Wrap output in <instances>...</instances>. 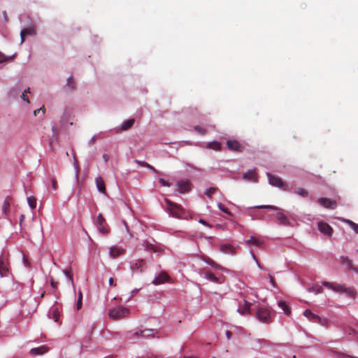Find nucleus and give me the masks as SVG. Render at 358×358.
Instances as JSON below:
<instances>
[{
	"instance_id": "obj_1",
	"label": "nucleus",
	"mask_w": 358,
	"mask_h": 358,
	"mask_svg": "<svg viewBox=\"0 0 358 358\" xmlns=\"http://www.w3.org/2000/svg\"><path fill=\"white\" fill-rule=\"evenodd\" d=\"M255 208L276 210V211H278L276 213V220L279 224L286 226V227H292V226L288 217L284 214L282 209L279 208L278 207H277L275 206L262 205V206H255Z\"/></svg>"
},
{
	"instance_id": "obj_2",
	"label": "nucleus",
	"mask_w": 358,
	"mask_h": 358,
	"mask_svg": "<svg viewBox=\"0 0 358 358\" xmlns=\"http://www.w3.org/2000/svg\"><path fill=\"white\" fill-rule=\"evenodd\" d=\"M167 211L170 215L176 218H185V212L181 206L175 203L168 199H165Z\"/></svg>"
},
{
	"instance_id": "obj_3",
	"label": "nucleus",
	"mask_w": 358,
	"mask_h": 358,
	"mask_svg": "<svg viewBox=\"0 0 358 358\" xmlns=\"http://www.w3.org/2000/svg\"><path fill=\"white\" fill-rule=\"evenodd\" d=\"M130 311L127 308L118 306L109 310V317L113 320H121L128 317Z\"/></svg>"
},
{
	"instance_id": "obj_4",
	"label": "nucleus",
	"mask_w": 358,
	"mask_h": 358,
	"mask_svg": "<svg viewBox=\"0 0 358 358\" xmlns=\"http://www.w3.org/2000/svg\"><path fill=\"white\" fill-rule=\"evenodd\" d=\"M257 319L264 323H269L271 322V313L265 308H259L256 313Z\"/></svg>"
},
{
	"instance_id": "obj_5",
	"label": "nucleus",
	"mask_w": 358,
	"mask_h": 358,
	"mask_svg": "<svg viewBox=\"0 0 358 358\" xmlns=\"http://www.w3.org/2000/svg\"><path fill=\"white\" fill-rule=\"evenodd\" d=\"M303 315L307 317L310 321L315 323H319L323 326H325L327 323V321L326 319L321 318L320 316L314 314L312 313L310 310L306 309L303 312Z\"/></svg>"
},
{
	"instance_id": "obj_6",
	"label": "nucleus",
	"mask_w": 358,
	"mask_h": 358,
	"mask_svg": "<svg viewBox=\"0 0 358 358\" xmlns=\"http://www.w3.org/2000/svg\"><path fill=\"white\" fill-rule=\"evenodd\" d=\"M267 176L268 178L269 183L275 187L282 188L285 190L287 189L286 184L282 181V180L278 176H273L269 173H267Z\"/></svg>"
},
{
	"instance_id": "obj_7",
	"label": "nucleus",
	"mask_w": 358,
	"mask_h": 358,
	"mask_svg": "<svg viewBox=\"0 0 358 358\" xmlns=\"http://www.w3.org/2000/svg\"><path fill=\"white\" fill-rule=\"evenodd\" d=\"M227 146L229 150L233 152H242L245 149V146L236 140H228Z\"/></svg>"
},
{
	"instance_id": "obj_8",
	"label": "nucleus",
	"mask_w": 358,
	"mask_h": 358,
	"mask_svg": "<svg viewBox=\"0 0 358 358\" xmlns=\"http://www.w3.org/2000/svg\"><path fill=\"white\" fill-rule=\"evenodd\" d=\"M178 191L184 194L188 192L191 189V184L188 180H182L177 182Z\"/></svg>"
},
{
	"instance_id": "obj_9",
	"label": "nucleus",
	"mask_w": 358,
	"mask_h": 358,
	"mask_svg": "<svg viewBox=\"0 0 358 358\" xmlns=\"http://www.w3.org/2000/svg\"><path fill=\"white\" fill-rule=\"evenodd\" d=\"M105 223V218L101 213H99L97 216L96 227L99 231L103 234H107L108 233V229L104 226Z\"/></svg>"
},
{
	"instance_id": "obj_10",
	"label": "nucleus",
	"mask_w": 358,
	"mask_h": 358,
	"mask_svg": "<svg viewBox=\"0 0 358 358\" xmlns=\"http://www.w3.org/2000/svg\"><path fill=\"white\" fill-rule=\"evenodd\" d=\"M317 202L324 208L330 209H335L337 206L336 201L335 200L324 197L318 199Z\"/></svg>"
},
{
	"instance_id": "obj_11",
	"label": "nucleus",
	"mask_w": 358,
	"mask_h": 358,
	"mask_svg": "<svg viewBox=\"0 0 358 358\" xmlns=\"http://www.w3.org/2000/svg\"><path fill=\"white\" fill-rule=\"evenodd\" d=\"M323 285L338 293H343L345 286L344 285L337 284L334 282H324Z\"/></svg>"
},
{
	"instance_id": "obj_12",
	"label": "nucleus",
	"mask_w": 358,
	"mask_h": 358,
	"mask_svg": "<svg viewBox=\"0 0 358 358\" xmlns=\"http://www.w3.org/2000/svg\"><path fill=\"white\" fill-rule=\"evenodd\" d=\"M318 229L321 233L328 236H331L333 234L332 227L329 224L324 222H318Z\"/></svg>"
},
{
	"instance_id": "obj_13",
	"label": "nucleus",
	"mask_w": 358,
	"mask_h": 358,
	"mask_svg": "<svg viewBox=\"0 0 358 358\" xmlns=\"http://www.w3.org/2000/svg\"><path fill=\"white\" fill-rule=\"evenodd\" d=\"M49 348L47 345H41L38 348H31L29 351V354L33 356L43 355L48 352Z\"/></svg>"
},
{
	"instance_id": "obj_14",
	"label": "nucleus",
	"mask_w": 358,
	"mask_h": 358,
	"mask_svg": "<svg viewBox=\"0 0 358 358\" xmlns=\"http://www.w3.org/2000/svg\"><path fill=\"white\" fill-rule=\"evenodd\" d=\"M243 178L247 181L257 182L258 176L255 170H249L243 175Z\"/></svg>"
},
{
	"instance_id": "obj_15",
	"label": "nucleus",
	"mask_w": 358,
	"mask_h": 358,
	"mask_svg": "<svg viewBox=\"0 0 358 358\" xmlns=\"http://www.w3.org/2000/svg\"><path fill=\"white\" fill-rule=\"evenodd\" d=\"M170 280L169 275L165 273L162 272L159 275L153 280V283L155 285H159L165 282H169Z\"/></svg>"
},
{
	"instance_id": "obj_16",
	"label": "nucleus",
	"mask_w": 358,
	"mask_h": 358,
	"mask_svg": "<svg viewBox=\"0 0 358 358\" xmlns=\"http://www.w3.org/2000/svg\"><path fill=\"white\" fill-rule=\"evenodd\" d=\"M95 183L96 188L99 192L101 193L105 194L106 193V187L103 180L101 176H97L95 178Z\"/></svg>"
},
{
	"instance_id": "obj_17",
	"label": "nucleus",
	"mask_w": 358,
	"mask_h": 358,
	"mask_svg": "<svg viewBox=\"0 0 358 358\" xmlns=\"http://www.w3.org/2000/svg\"><path fill=\"white\" fill-rule=\"evenodd\" d=\"M134 124V118L127 120L124 121L122 124L120 128H116L115 129L116 132H119L120 131H126L128 129L131 128L133 126Z\"/></svg>"
},
{
	"instance_id": "obj_18",
	"label": "nucleus",
	"mask_w": 358,
	"mask_h": 358,
	"mask_svg": "<svg viewBox=\"0 0 358 358\" xmlns=\"http://www.w3.org/2000/svg\"><path fill=\"white\" fill-rule=\"evenodd\" d=\"M8 273V268L6 261L2 257H0V276L1 278L7 276Z\"/></svg>"
},
{
	"instance_id": "obj_19",
	"label": "nucleus",
	"mask_w": 358,
	"mask_h": 358,
	"mask_svg": "<svg viewBox=\"0 0 358 358\" xmlns=\"http://www.w3.org/2000/svg\"><path fill=\"white\" fill-rule=\"evenodd\" d=\"M141 335L143 338H150L154 336L153 329H146L139 331H136V336Z\"/></svg>"
},
{
	"instance_id": "obj_20",
	"label": "nucleus",
	"mask_w": 358,
	"mask_h": 358,
	"mask_svg": "<svg viewBox=\"0 0 358 358\" xmlns=\"http://www.w3.org/2000/svg\"><path fill=\"white\" fill-rule=\"evenodd\" d=\"M247 243L248 245H255L260 248L263 245L264 242L255 236H251L250 238L247 241Z\"/></svg>"
},
{
	"instance_id": "obj_21",
	"label": "nucleus",
	"mask_w": 358,
	"mask_h": 358,
	"mask_svg": "<svg viewBox=\"0 0 358 358\" xmlns=\"http://www.w3.org/2000/svg\"><path fill=\"white\" fill-rule=\"evenodd\" d=\"M343 264H346L350 270L354 271L358 273V267L354 266L352 262L347 257H341Z\"/></svg>"
},
{
	"instance_id": "obj_22",
	"label": "nucleus",
	"mask_w": 358,
	"mask_h": 358,
	"mask_svg": "<svg viewBox=\"0 0 358 358\" xmlns=\"http://www.w3.org/2000/svg\"><path fill=\"white\" fill-rule=\"evenodd\" d=\"M220 250L225 253V254H234L235 253V249L231 245H222L220 246Z\"/></svg>"
},
{
	"instance_id": "obj_23",
	"label": "nucleus",
	"mask_w": 358,
	"mask_h": 358,
	"mask_svg": "<svg viewBox=\"0 0 358 358\" xmlns=\"http://www.w3.org/2000/svg\"><path fill=\"white\" fill-rule=\"evenodd\" d=\"M278 306L283 310L285 314L287 315H289L291 314V310L289 307L287 306L285 301H280L278 302Z\"/></svg>"
},
{
	"instance_id": "obj_24",
	"label": "nucleus",
	"mask_w": 358,
	"mask_h": 358,
	"mask_svg": "<svg viewBox=\"0 0 358 358\" xmlns=\"http://www.w3.org/2000/svg\"><path fill=\"white\" fill-rule=\"evenodd\" d=\"M122 252V250L119 248H117L115 246L111 247L109 250L110 256L113 258H115L118 257Z\"/></svg>"
},
{
	"instance_id": "obj_25",
	"label": "nucleus",
	"mask_w": 358,
	"mask_h": 358,
	"mask_svg": "<svg viewBox=\"0 0 358 358\" xmlns=\"http://www.w3.org/2000/svg\"><path fill=\"white\" fill-rule=\"evenodd\" d=\"M348 296L355 299L357 294V292L355 288L353 287H345L344 292Z\"/></svg>"
},
{
	"instance_id": "obj_26",
	"label": "nucleus",
	"mask_w": 358,
	"mask_h": 358,
	"mask_svg": "<svg viewBox=\"0 0 358 358\" xmlns=\"http://www.w3.org/2000/svg\"><path fill=\"white\" fill-rule=\"evenodd\" d=\"M207 148L214 150H221V144L217 141H212L207 144Z\"/></svg>"
},
{
	"instance_id": "obj_27",
	"label": "nucleus",
	"mask_w": 358,
	"mask_h": 358,
	"mask_svg": "<svg viewBox=\"0 0 358 358\" xmlns=\"http://www.w3.org/2000/svg\"><path fill=\"white\" fill-rule=\"evenodd\" d=\"M36 34V31L34 27H29V28H24L21 30L20 35H29V36H34Z\"/></svg>"
},
{
	"instance_id": "obj_28",
	"label": "nucleus",
	"mask_w": 358,
	"mask_h": 358,
	"mask_svg": "<svg viewBox=\"0 0 358 358\" xmlns=\"http://www.w3.org/2000/svg\"><path fill=\"white\" fill-rule=\"evenodd\" d=\"M205 278L210 281L219 283V279L211 272L207 271L205 273Z\"/></svg>"
},
{
	"instance_id": "obj_29",
	"label": "nucleus",
	"mask_w": 358,
	"mask_h": 358,
	"mask_svg": "<svg viewBox=\"0 0 358 358\" xmlns=\"http://www.w3.org/2000/svg\"><path fill=\"white\" fill-rule=\"evenodd\" d=\"M343 222L347 223L350 227H352L356 234H358V224L348 219H343Z\"/></svg>"
},
{
	"instance_id": "obj_30",
	"label": "nucleus",
	"mask_w": 358,
	"mask_h": 358,
	"mask_svg": "<svg viewBox=\"0 0 358 358\" xmlns=\"http://www.w3.org/2000/svg\"><path fill=\"white\" fill-rule=\"evenodd\" d=\"M66 85L71 90H73L76 89V83L73 80V76H70L66 80Z\"/></svg>"
},
{
	"instance_id": "obj_31",
	"label": "nucleus",
	"mask_w": 358,
	"mask_h": 358,
	"mask_svg": "<svg viewBox=\"0 0 358 358\" xmlns=\"http://www.w3.org/2000/svg\"><path fill=\"white\" fill-rule=\"evenodd\" d=\"M27 202H28V204H29V207L31 209L36 208V199L34 196H29L27 198Z\"/></svg>"
},
{
	"instance_id": "obj_32",
	"label": "nucleus",
	"mask_w": 358,
	"mask_h": 358,
	"mask_svg": "<svg viewBox=\"0 0 358 358\" xmlns=\"http://www.w3.org/2000/svg\"><path fill=\"white\" fill-rule=\"evenodd\" d=\"M48 316L50 319L53 320L55 322H58L59 320V313L57 310V309H55L52 312H50L48 314Z\"/></svg>"
},
{
	"instance_id": "obj_33",
	"label": "nucleus",
	"mask_w": 358,
	"mask_h": 358,
	"mask_svg": "<svg viewBox=\"0 0 358 358\" xmlns=\"http://www.w3.org/2000/svg\"><path fill=\"white\" fill-rule=\"evenodd\" d=\"M295 193L298 195L303 196V197H306L308 195V192L306 189L301 188V187L297 188L295 191Z\"/></svg>"
},
{
	"instance_id": "obj_34",
	"label": "nucleus",
	"mask_w": 358,
	"mask_h": 358,
	"mask_svg": "<svg viewBox=\"0 0 358 358\" xmlns=\"http://www.w3.org/2000/svg\"><path fill=\"white\" fill-rule=\"evenodd\" d=\"M194 130L201 135H205L207 134V129L199 125L195 126L194 127Z\"/></svg>"
},
{
	"instance_id": "obj_35",
	"label": "nucleus",
	"mask_w": 358,
	"mask_h": 358,
	"mask_svg": "<svg viewBox=\"0 0 358 358\" xmlns=\"http://www.w3.org/2000/svg\"><path fill=\"white\" fill-rule=\"evenodd\" d=\"M136 163H137L138 164L141 165L143 166L148 168L149 169H150L154 173H157V170L153 166H152L151 165L148 164L147 162L136 160Z\"/></svg>"
},
{
	"instance_id": "obj_36",
	"label": "nucleus",
	"mask_w": 358,
	"mask_h": 358,
	"mask_svg": "<svg viewBox=\"0 0 358 358\" xmlns=\"http://www.w3.org/2000/svg\"><path fill=\"white\" fill-rule=\"evenodd\" d=\"M142 246L145 247V250H149V251H152V250H155V246L152 243H150L149 241H144L143 243H142Z\"/></svg>"
},
{
	"instance_id": "obj_37",
	"label": "nucleus",
	"mask_w": 358,
	"mask_h": 358,
	"mask_svg": "<svg viewBox=\"0 0 358 358\" xmlns=\"http://www.w3.org/2000/svg\"><path fill=\"white\" fill-rule=\"evenodd\" d=\"M217 207L220 210H221L224 213H226L230 216L233 215V214L230 211H229L228 209L227 208H225L223 204H222L221 203H219L217 204Z\"/></svg>"
},
{
	"instance_id": "obj_38",
	"label": "nucleus",
	"mask_w": 358,
	"mask_h": 358,
	"mask_svg": "<svg viewBox=\"0 0 358 358\" xmlns=\"http://www.w3.org/2000/svg\"><path fill=\"white\" fill-rule=\"evenodd\" d=\"M10 208V203L8 201L7 199H6L3 203L2 206V211L4 214H6L7 212L9 210Z\"/></svg>"
},
{
	"instance_id": "obj_39",
	"label": "nucleus",
	"mask_w": 358,
	"mask_h": 358,
	"mask_svg": "<svg viewBox=\"0 0 358 358\" xmlns=\"http://www.w3.org/2000/svg\"><path fill=\"white\" fill-rule=\"evenodd\" d=\"M63 273L65 275V276L69 280L70 282L73 285V276H72V274L71 273V271L67 269H65L63 271Z\"/></svg>"
},
{
	"instance_id": "obj_40",
	"label": "nucleus",
	"mask_w": 358,
	"mask_h": 358,
	"mask_svg": "<svg viewBox=\"0 0 358 358\" xmlns=\"http://www.w3.org/2000/svg\"><path fill=\"white\" fill-rule=\"evenodd\" d=\"M145 264V263L143 259L138 260V263L136 262V264H135L136 270L141 268V272L143 271Z\"/></svg>"
},
{
	"instance_id": "obj_41",
	"label": "nucleus",
	"mask_w": 358,
	"mask_h": 358,
	"mask_svg": "<svg viewBox=\"0 0 358 358\" xmlns=\"http://www.w3.org/2000/svg\"><path fill=\"white\" fill-rule=\"evenodd\" d=\"M73 167L75 169V176H74L75 182H78V177H79L78 173H79V171H80V167H79L78 164H73Z\"/></svg>"
},
{
	"instance_id": "obj_42",
	"label": "nucleus",
	"mask_w": 358,
	"mask_h": 358,
	"mask_svg": "<svg viewBox=\"0 0 358 358\" xmlns=\"http://www.w3.org/2000/svg\"><path fill=\"white\" fill-rule=\"evenodd\" d=\"M216 190H217L216 187H210L208 189H206L205 194L206 196L211 198L213 194L215 192Z\"/></svg>"
},
{
	"instance_id": "obj_43",
	"label": "nucleus",
	"mask_w": 358,
	"mask_h": 358,
	"mask_svg": "<svg viewBox=\"0 0 358 358\" xmlns=\"http://www.w3.org/2000/svg\"><path fill=\"white\" fill-rule=\"evenodd\" d=\"M10 58L6 57L3 52H0V64L8 61Z\"/></svg>"
},
{
	"instance_id": "obj_44",
	"label": "nucleus",
	"mask_w": 358,
	"mask_h": 358,
	"mask_svg": "<svg viewBox=\"0 0 358 358\" xmlns=\"http://www.w3.org/2000/svg\"><path fill=\"white\" fill-rule=\"evenodd\" d=\"M309 290L310 291H313V292H315L317 294V293L322 292V288L321 287L317 286V287H315L310 288Z\"/></svg>"
},
{
	"instance_id": "obj_45",
	"label": "nucleus",
	"mask_w": 358,
	"mask_h": 358,
	"mask_svg": "<svg viewBox=\"0 0 358 358\" xmlns=\"http://www.w3.org/2000/svg\"><path fill=\"white\" fill-rule=\"evenodd\" d=\"M22 261H23V264L24 265L27 267V268H30L31 267V264L30 262L25 258V257L24 256L23 258H22Z\"/></svg>"
},
{
	"instance_id": "obj_46",
	"label": "nucleus",
	"mask_w": 358,
	"mask_h": 358,
	"mask_svg": "<svg viewBox=\"0 0 358 358\" xmlns=\"http://www.w3.org/2000/svg\"><path fill=\"white\" fill-rule=\"evenodd\" d=\"M159 182H160V184H161L162 186H168V187H169V186L171 185L169 182H166L164 179H163V178H160V179H159Z\"/></svg>"
},
{
	"instance_id": "obj_47",
	"label": "nucleus",
	"mask_w": 358,
	"mask_h": 358,
	"mask_svg": "<svg viewBox=\"0 0 358 358\" xmlns=\"http://www.w3.org/2000/svg\"><path fill=\"white\" fill-rule=\"evenodd\" d=\"M83 302L80 299H78L77 303H76V308L77 310H80L82 308Z\"/></svg>"
},
{
	"instance_id": "obj_48",
	"label": "nucleus",
	"mask_w": 358,
	"mask_h": 358,
	"mask_svg": "<svg viewBox=\"0 0 358 358\" xmlns=\"http://www.w3.org/2000/svg\"><path fill=\"white\" fill-rule=\"evenodd\" d=\"M50 285L53 289H57V282H55L52 278L50 280Z\"/></svg>"
},
{
	"instance_id": "obj_49",
	"label": "nucleus",
	"mask_w": 358,
	"mask_h": 358,
	"mask_svg": "<svg viewBox=\"0 0 358 358\" xmlns=\"http://www.w3.org/2000/svg\"><path fill=\"white\" fill-rule=\"evenodd\" d=\"M250 306H251L250 303L245 301L244 311H248L250 309Z\"/></svg>"
},
{
	"instance_id": "obj_50",
	"label": "nucleus",
	"mask_w": 358,
	"mask_h": 358,
	"mask_svg": "<svg viewBox=\"0 0 358 358\" xmlns=\"http://www.w3.org/2000/svg\"><path fill=\"white\" fill-rule=\"evenodd\" d=\"M268 277H269L271 283L275 287L276 286V284H275V281L274 280V278L271 275H269Z\"/></svg>"
},
{
	"instance_id": "obj_51",
	"label": "nucleus",
	"mask_w": 358,
	"mask_h": 358,
	"mask_svg": "<svg viewBox=\"0 0 358 358\" xmlns=\"http://www.w3.org/2000/svg\"><path fill=\"white\" fill-rule=\"evenodd\" d=\"M21 98L25 101L27 103H29V100L28 99V97L26 96V94L23 93L21 95Z\"/></svg>"
},
{
	"instance_id": "obj_52",
	"label": "nucleus",
	"mask_w": 358,
	"mask_h": 358,
	"mask_svg": "<svg viewBox=\"0 0 358 358\" xmlns=\"http://www.w3.org/2000/svg\"><path fill=\"white\" fill-rule=\"evenodd\" d=\"M52 188L56 190L57 189V181L55 179H52L51 180Z\"/></svg>"
},
{
	"instance_id": "obj_53",
	"label": "nucleus",
	"mask_w": 358,
	"mask_h": 358,
	"mask_svg": "<svg viewBox=\"0 0 358 358\" xmlns=\"http://www.w3.org/2000/svg\"><path fill=\"white\" fill-rule=\"evenodd\" d=\"M108 283H109L110 286H115L116 285V284L114 283L113 278L112 277L109 278Z\"/></svg>"
},
{
	"instance_id": "obj_54",
	"label": "nucleus",
	"mask_w": 358,
	"mask_h": 358,
	"mask_svg": "<svg viewBox=\"0 0 358 358\" xmlns=\"http://www.w3.org/2000/svg\"><path fill=\"white\" fill-rule=\"evenodd\" d=\"M199 222L202 224H203V225L210 227V225L208 224L204 220L200 219Z\"/></svg>"
},
{
	"instance_id": "obj_55",
	"label": "nucleus",
	"mask_w": 358,
	"mask_h": 358,
	"mask_svg": "<svg viewBox=\"0 0 358 358\" xmlns=\"http://www.w3.org/2000/svg\"><path fill=\"white\" fill-rule=\"evenodd\" d=\"M251 255H252V258H253V259L255 260V262H257V266H259V268H262V267H261V266H260V264L258 262V261H257V258H256L255 255L252 252H251Z\"/></svg>"
},
{
	"instance_id": "obj_56",
	"label": "nucleus",
	"mask_w": 358,
	"mask_h": 358,
	"mask_svg": "<svg viewBox=\"0 0 358 358\" xmlns=\"http://www.w3.org/2000/svg\"><path fill=\"white\" fill-rule=\"evenodd\" d=\"M231 335H232V334H231V332L230 331H226V336H227L228 340H229L231 338Z\"/></svg>"
},
{
	"instance_id": "obj_57",
	"label": "nucleus",
	"mask_w": 358,
	"mask_h": 358,
	"mask_svg": "<svg viewBox=\"0 0 358 358\" xmlns=\"http://www.w3.org/2000/svg\"><path fill=\"white\" fill-rule=\"evenodd\" d=\"M103 159H104L105 162H108V159H109V157L107 154H103Z\"/></svg>"
},
{
	"instance_id": "obj_58",
	"label": "nucleus",
	"mask_w": 358,
	"mask_h": 358,
	"mask_svg": "<svg viewBox=\"0 0 358 358\" xmlns=\"http://www.w3.org/2000/svg\"><path fill=\"white\" fill-rule=\"evenodd\" d=\"M24 37H25V35H20V38H21L20 43L21 44L24 42Z\"/></svg>"
},
{
	"instance_id": "obj_59",
	"label": "nucleus",
	"mask_w": 358,
	"mask_h": 358,
	"mask_svg": "<svg viewBox=\"0 0 358 358\" xmlns=\"http://www.w3.org/2000/svg\"><path fill=\"white\" fill-rule=\"evenodd\" d=\"M123 223H124V226H125V227H126L127 231L128 232H129V227H128V225H127V223L126 222V221H123Z\"/></svg>"
},
{
	"instance_id": "obj_60",
	"label": "nucleus",
	"mask_w": 358,
	"mask_h": 358,
	"mask_svg": "<svg viewBox=\"0 0 358 358\" xmlns=\"http://www.w3.org/2000/svg\"><path fill=\"white\" fill-rule=\"evenodd\" d=\"M39 112H40V110H39V109L35 110L34 111V115L35 116H36V115L39 113Z\"/></svg>"
},
{
	"instance_id": "obj_61",
	"label": "nucleus",
	"mask_w": 358,
	"mask_h": 358,
	"mask_svg": "<svg viewBox=\"0 0 358 358\" xmlns=\"http://www.w3.org/2000/svg\"><path fill=\"white\" fill-rule=\"evenodd\" d=\"M92 331H93V327H92V328L88 331L87 335H88L89 336H90V335L92 334Z\"/></svg>"
},
{
	"instance_id": "obj_62",
	"label": "nucleus",
	"mask_w": 358,
	"mask_h": 358,
	"mask_svg": "<svg viewBox=\"0 0 358 358\" xmlns=\"http://www.w3.org/2000/svg\"><path fill=\"white\" fill-rule=\"evenodd\" d=\"M73 164H78L76 156H73Z\"/></svg>"
},
{
	"instance_id": "obj_63",
	"label": "nucleus",
	"mask_w": 358,
	"mask_h": 358,
	"mask_svg": "<svg viewBox=\"0 0 358 358\" xmlns=\"http://www.w3.org/2000/svg\"><path fill=\"white\" fill-rule=\"evenodd\" d=\"M24 220V215H21L20 217V222H22Z\"/></svg>"
},
{
	"instance_id": "obj_64",
	"label": "nucleus",
	"mask_w": 358,
	"mask_h": 358,
	"mask_svg": "<svg viewBox=\"0 0 358 358\" xmlns=\"http://www.w3.org/2000/svg\"><path fill=\"white\" fill-rule=\"evenodd\" d=\"M29 91H30V88H29V87H28L27 89H26V90L23 92V93H24V94L29 93Z\"/></svg>"
}]
</instances>
